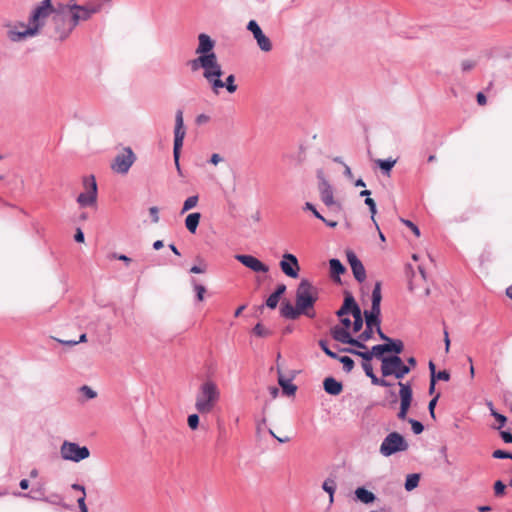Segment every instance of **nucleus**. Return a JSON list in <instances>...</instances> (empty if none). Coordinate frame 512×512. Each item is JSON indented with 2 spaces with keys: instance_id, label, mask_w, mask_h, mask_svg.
I'll return each mask as SVG.
<instances>
[{
  "instance_id": "23",
  "label": "nucleus",
  "mask_w": 512,
  "mask_h": 512,
  "mask_svg": "<svg viewBox=\"0 0 512 512\" xmlns=\"http://www.w3.org/2000/svg\"><path fill=\"white\" fill-rule=\"evenodd\" d=\"M226 88L229 93H234L237 90V85L235 84V76L233 74L228 75L225 80H222V86L216 87V89H211L215 95H218L221 89Z\"/></svg>"
},
{
  "instance_id": "26",
  "label": "nucleus",
  "mask_w": 512,
  "mask_h": 512,
  "mask_svg": "<svg viewBox=\"0 0 512 512\" xmlns=\"http://www.w3.org/2000/svg\"><path fill=\"white\" fill-rule=\"evenodd\" d=\"M355 496L357 500L364 504H369L375 501L376 496L371 491H368L364 487H359L355 490Z\"/></svg>"
},
{
  "instance_id": "24",
  "label": "nucleus",
  "mask_w": 512,
  "mask_h": 512,
  "mask_svg": "<svg viewBox=\"0 0 512 512\" xmlns=\"http://www.w3.org/2000/svg\"><path fill=\"white\" fill-rule=\"evenodd\" d=\"M355 307H359L355 302L352 295H347L344 299V303L342 307L337 311L338 317H343L344 315L351 313L355 309Z\"/></svg>"
},
{
  "instance_id": "15",
  "label": "nucleus",
  "mask_w": 512,
  "mask_h": 512,
  "mask_svg": "<svg viewBox=\"0 0 512 512\" xmlns=\"http://www.w3.org/2000/svg\"><path fill=\"white\" fill-rule=\"evenodd\" d=\"M279 266L286 276L294 279L299 276L300 266L295 255L291 253H284Z\"/></svg>"
},
{
  "instance_id": "21",
  "label": "nucleus",
  "mask_w": 512,
  "mask_h": 512,
  "mask_svg": "<svg viewBox=\"0 0 512 512\" xmlns=\"http://www.w3.org/2000/svg\"><path fill=\"white\" fill-rule=\"evenodd\" d=\"M185 137V132H174V148H173V156L176 168L178 172H181L180 164H179V157H180V150L183 145V140Z\"/></svg>"
},
{
  "instance_id": "37",
  "label": "nucleus",
  "mask_w": 512,
  "mask_h": 512,
  "mask_svg": "<svg viewBox=\"0 0 512 512\" xmlns=\"http://www.w3.org/2000/svg\"><path fill=\"white\" fill-rule=\"evenodd\" d=\"M198 196L197 195H194V196H190L188 197L184 203H183V207H182V210H181V213H186L187 211L193 209L194 207L197 206L198 204Z\"/></svg>"
},
{
  "instance_id": "44",
  "label": "nucleus",
  "mask_w": 512,
  "mask_h": 512,
  "mask_svg": "<svg viewBox=\"0 0 512 512\" xmlns=\"http://www.w3.org/2000/svg\"><path fill=\"white\" fill-rule=\"evenodd\" d=\"M371 379L373 385L381 386V387H390L392 385L391 382L387 381L384 378H379L375 374H371L368 376Z\"/></svg>"
},
{
  "instance_id": "60",
  "label": "nucleus",
  "mask_w": 512,
  "mask_h": 512,
  "mask_svg": "<svg viewBox=\"0 0 512 512\" xmlns=\"http://www.w3.org/2000/svg\"><path fill=\"white\" fill-rule=\"evenodd\" d=\"M358 356H360L363 359V362H370L373 358V355L370 351H362V353H358Z\"/></svg>"
},
{
  "instance_id": "18",
  "label": "nucleus",
  "mask_w": 512,
  "mask_h": 512,
  "mask_svg": "<svg viewBox=\"0 0 512 512\" xmlns=\"http://www.w3.org/2000/svg\"><path fill=\"white\" fill-rule=\"evenodd\" d=\"M332 338L340 343L343 344H350L355 347H363L360 341L356 340L355 338L351 337L348 329L343 328L341 326H334L330 330Z\"/></svg>"
},
{
  "instance_id": "50",
  "label": "nucleus",
  "mask_w": 512,
  "mask_h": 512,
  "mask_svg": "<svg viewBox=\"0 0 512 512\" xmlns=\"http://www.w3.org/2000/svg\"><path fill=\"white\" fill-rule=\"evenodd\" d=\"M304 210L311 211L316 218H318L321 221H325V218L317 211V209L312 203L306 202L304 205Z\"/></svg>"
},
{
  "instance_id": "14",
  "label": "nucleus",
  "mask_w": 512,
  "mask_h": 512,
  "mask_svg": "<svg viewBox=\"0 0 512 512\" xmlns=\"http://www.w3.org/2000/svg\"><path fill=\"white\" fill-rule=\"evenodd\" d=\"M398 386L400 388L399 390V397H400V409L397 413V417L400 420H406L407 419V413L409 411V408L412 403L413 399V392L410 382H398Z\"/></svg>"
},
{
  "instance_id": "6",
  "label": "nucleus",
  "mask_w": 512,
  "mask_h": 512,
  "mask_svg": "<svg viewBox=\"0 0 512 512\" xmlns=\"http://www.w3.org/2000/svg\"><path fill=\"white\" fill-rule=\"evenodd\" d=\"M409 445L405 438L398 432L389 433L382 441L379 452L385 457H389L397 452H403Z\"/></svg>"
},
{
  "instance_id": "54",
  "label": "nucleus",
  "mask_w": 512,
  "mask_h": 512,
  "mask_svg": "<svg viewBox=\"0 0 512 512\" xmlns=\"http://www.w3.org/2000/svg\"><path fill=\"white\" fill-rule=\"evenodd\" d=\"M492 456L497 459H512V453L503 450H495Z\"/></svg>"
},
{
  "instance_id": "41",
  "label": "nucleus",
  "mask_w": 512,
  "mask_h": 512,
  "mask_svg": "<svg viewBox=\"0 0 512 512\" xmlns=\"http://www.w3.org/2000/svg\"><path fill=\"white\" fill-rule=\"evenodd\" d=\"M477 62L472 59H464L460 63L461 71L467 73L475 68Z\"/></svg>"
},
{
  "instance_id": "39",
  "label": "nucleus",
  "mask_w": 512,
  "mask_h": 512,
  "mask_svg": "<svg viewBox=\"0 0 512 512\" xmlns=\"http://www.w3.org/2000/svg\"><path fill=\"white\" fill-rule=\"evenodd\" d=\"M253 333L257 336V337H267V336H270L272 334V331L268 328H266L264 325H262L261 323H257L254 328H253Z\"/></svg>"
},
{
  "instance_id": "49",
  "label": "nucleus",
  "mask_w": 512,
  "mask_h": 512,
  "mask_svg": "<svg viewBox=\"0 0 512 512\" xmlns=\"http://www.w3.org/2000/svg\"><path fill=\"white\" fill-rule=\"evenodd\" d=\"M505 489H506V485L502 481L498 480L494 483L495 496H497V497L502 496L505 492Z\"/></svg>"
},
{
  "instance_id": "45",
  "label": "nucleus",
  "mask_w": 512,
  "mask_h": 512,
  "mask_svg": "<svg viewBox=\"0 0 512 512\" xmlns=\"http://www.w3.org/2000/svg\"><path fill=\"white\" fill-rule=\"evenodd\" d=\"M174 132H185L184 123H183V114L182 111H177L175 117V130Z\"/></svg>"
},
{
  "instance_id": "19",
  "label": "nucleus",
  "mask_w": 512,
  "mask_h": 512,
  "mask_svg": "<svg viewBox=\"0 0 512 512\" xmlns=\"http://www.w3.org/2000/svg\"><path fill=\"white\" fill-rule=\"evenodd\" d=\"M347 260L355 279L360 283L363 282L366 279V271L362 262L353 251H347Z\"/></svg>"
},
{
  "instance_id": "61",
  "label": "nucleus",
  "mask_w": 512,
  "mask_h": 512,
  "mask_svg": "<svg viewBox=\"0 0 512 512\" xmlns=\"http://www.w3.org/2000/svg\"><path fill=\"white\" fill-rule=\"evenodd\" d=\"M500 436L505 443H512V434L508 431H501Z\"/></svg>"
},
{
  "instance_id": "16",
  "label": "nucleus",
  "mask_w": 512,
  "mask_h": 512,
  "mask_svg": "<svg viewBox=\"0 0 512 512\" xmlns=\"http://www.w3.org/2000/svg\"><path fill=\"white\" fill-rule=\"evenodd\" d=\"M247 29L253 34L259 48L264 52L272 50V43L270 39L263 33L262 29L255 20H250Z\"/></svg>"
},
{
  "instance_id": "53",
  "label": "nucleus",
  "mask_w": 512,
  "mask_h": 512,
  "mask_svg": "<svg viewBox=\"0 0 512 512\" xmlns=\"http://www.w3.org/2000/svg\"><path fill=\"white\" fill-rule=\"evenodd\" d=\"M279 299L280 297H278L277 295H275L274 293H272L266 300V305L271 308V309H274L277 307L278 305V302H279Z\"/></svg>"
},
{
  "instance_id": "64",
  "label": "nucleus",
  "mask_w": 512,
  "mask_h": 512,
  "mask_svg": "<svg viewBox=\"0 0 512 512\" xmlns=\"http://www.w3.org/2000/svg\"><path fill=\"white\" fill-rule=\"evenodd\" d=\"M78 506L81 510V512H88L87 506L85 504V496L80 497L78 500Z\"/></svg>"
},
{
  "instance_id": "27",
  "label": "nucleus",
  "mask_w": 512,
  "mask_h": 512,
  "mask_svg": "<svg viewBox=\"0 0 512 512\" xmlns=\"http://www.w3.org/2000/svg\"><path fill=\"white\" fill-rule=\"evenodd\" d=\"M201 219L199 212L190 213L185 219V226L190 233H195Z\"/></svg>"
},
{
  "instance_id": "33",
  "label": "nucleus",
  "mask_w": 512,
  "mask_h": 512,
  "mask_svg": "<svg viewBox=\"0 0 512 512\" xmlns=\"http://www.w3.org/2000/svg\"><path fill=\"white\" fill-rule=\"evenodd\" d=\"M487 405L490 409L491 415L499 422V426H496L494 428L498 430L501 429V427L505 425L507 418L504 415L495 411L493 404L491 402H489Z\"/></svg>"
},
{
  "instance_id": "25",
  "label": "nucleus",
  "mask_w": 512,
  "mask_h": 512,
  "mask_svg": "<svg viewBox=\"0 0 512 512\" xmlns=\"http://www.w3.org/2000/svg\"><path fill=\"white\" fill-rule=\"evenodd\" d=\"M281 314L285 318L288 319H296L300 314H304L302 310H300L297 305L294 307L289 302L285 303L281 308Z\"/></svg>"
},
{
  "instance_id": "11",
  "label": "nucleus",
  "mask_w": 512,
  "mask_h": 512,
  "mask_svg": "<svg viewBox=\"0 0 512 512\" xmlns=\"http://www.w3.org/2000/svg\"><path fill=\"white\" fill-rule=\"evenodd\" d=\"M136 156L130 147L124 148L118 153L111 164V169L119 174H127L131 166L134 164Z\"/></svg>"
},
{
  "instance_id": "32",
  "label": "nucleus",
  "mask_w": 512,
  "mask_h": 512,
  "mask_svg": "<svg viewBox=\"0 0 512 512\" xmlns=\"http://www.w3.org/2000/svg\"><path fill=\"white\" fill-rule=\"evenodd\" d=\"M278 382L285 394L293 395L295 393L296 386L291 384L289 380H285L282 376H279Z\"/></svg>"
},
{
  "instance_id": "17",
  "label": "nucleus",
  "mask_w": 512,
  "mask_h": 512,
  "mask_svg": "<svg viewBox=\"0 0 512 512\" xmlns=\"http://www.w3.org/2000/svg\"><path fill=\"white\" fill-rule=\"evenodd\" d=\"M235 259L253 272L267 273L269 267L252 255L237 254Z\"/></svg>"
},
{
  "instance_id": "2",
  "label": "nucleus",
  "mask_w": 512,
  "mask_h": 512,
  "mask_svg": "<svg viewBox=\"0 0 512 512\" xmlns=\"http://www.w3.org/2000/svg\"><path fill=\"white\" fill-rule=\"evenodd\" d=\"M58 2L57 0H54V2L52 0H41L35 5L28 18L30 29L26 31L27 34L38 35L46 25L48 18L52 16L55 32L58 35L59 21L56 19Z\"/></svg>"
},
{
  "instance_id": "47",
  "label": "nucleus",
  "mask_w": 512,
  "mask_h": 512,
  "mask_svg": "<svg viewBox=\"0 0 512 512\" xmlns=\"http://www.w3.org/2000/svg\"><path fill=\"white\" fill-rule=\"evenodd\" d=\"M188 426L192 430H196L199 426V416L197 414H191L187 418Z\"/></svg>"
},
{
  "instance_id": "9",
  "label": "nucleus",
  "mask_w": 512,
  "mask_h": 512,
  "mask_svg": "<svg viewBox=\"0 0 512 512\" xmlns=\"http://www.w3.org/2000/svg\"><path fill=\"white\" fill-rule=\"evenodd\" d=\"M61 458L67 461L80 462L90 456L86 446H80L75 442L64 441L60 446Z\"/></svg>"
},
{
  "instance_id": "55",
  "label": "nucleus",
  "mask_w": 512,
  "mask_h": 512,
  "mask_svg": "<svg viewBox=\"0 0 512 512\" xmlns=\"http://www.w3.org/2000/svg\"><path fill=\"white\" fill-rule=\"evenodd\" d=\"M401 222L407 227H409L417 237L420 236V230L413 222L406 219H401Z\"/></svg>"
},
{
  "instance_id": "35",
  "label": "nucleus",
  "mask_w": 512,
  "mask_h": 512,
  "mask_svg": "<svg viewBox=\"0 0 512 512\" xmlns=\"http://www.w3.org/2000/svg\"><path fill=\"white\" fill-rule=\"evenodd\" d=\"M419 475L418 474H409L405 481V489L407 491H411L416 488L419 484Z\"/></svg>"
},
{
  "instance_id": "58",
  "label": "nucleus",
  "mask_w": 512,
  "mask_h": 512,
  "mask_svg": "<svg viewBox=\"0 0 512 512\" xmlns=\"http://www.w3.org/2000/svg\"><path fill=\"white\" fill-rule=\"evenodd\" d=\"M210 121V117L206 114H200L196 117V123L198 125L206 124Z\"/></svg>"
},
{
  "instance_id": "13",
  "label": "nucleus",
  "mask_w": 512,
  "mask_h": 512,
  "mask_svg": "<svg viewBox=\"0 0 512 512\" xmlns=\"http://www.w3.org/2000/svg\"><path fill=\"white\" fill-rule=\"evenodd\" d=\"M4 28L6 29V37L11 42H21L27 38L36 36L27 34L26 31L30 29L29 22L27 24L21 21L7 22L4 24Z\"/></svg>"
},
{
  "instance_id": "59",
  "label": "nucleus",
  "mask_w": 512,
  "mask_h": 512,
  "mask_svg": "<svg viewBox=\"0 0 512 512\" xmlns=\"http://www.w3.org/2000/svg\"><path fill=\"white\" fill-rule=\"evenodd\" d=\"M362 368L367 376L374 374L373 368L370 362H362Z\"/></svg>"
},
{
  "instance_id": "48",
  "label": "nucleus",
  "mask_w": 512,
  "mask_h": 512,
  "mask_svg": "<svg viewBox=\"0 0 512 512\" xmlns=\"http://www.w3.org/2000/svg\"><path fill=\"white\" fill-rule=\"evenodd\" d=\"M408 422L411 424L412 431L415 434H420L424 430V426L421 422L414 420V419H408Z\"/></svg>"
},
{
  "instance_id": "51",
  "label": "nucleus",
  "mask_w": 512,
  "mask_h": 512,
  "mask_svg": "<svg viewBox=\"0 0 512 512\" xmlns=\"http://www.w3.org/2000/svg\"><path fill=\"white\" fill-rule=\"evenodd\" d=\"M80 392L87 398V399H93L97 396V393L91 389L89 386H82L80 388Z\"/></svg>"
},
{
  "instance_id": "38",
  "label": "nucleus",
  "mask_w": 512,
  "mask_h": 512,
  "mask_svg": "<svg viewBox=\"0 0 512 512\" xmlns=\"http://www.w3.org/2000/svg\"><path fill=\"white\" fill-rule=\"evenodd\" d=\"M191 284H192V286L194 288V291L196 292L197 300L198 301H203L204 300V294L206 292V288L203 285L198 284L195 278L191 279Z\"/></svg>"
},
{
  "instance_id": "29",
  "label": "nucleus",
  "mask_w": 512,
  "mask_h": 512,
  "mask_svg": "<svg viewBox=\"0 0 512 512\" xmlns=\"http://www.w3.org/2000/svg\"><path fill=\"white\" fill-rule=\"evenodd\" d=\"M322 488L325 492L329 494L330 497V503L334 500V492L336 490V482L335 480L328 478L323 482Z\"/></svg>"
},
{
  "instance_id": "31",
  "label": "nucleus",
  "mask_w": 512,
  "mask_h": 512,
  "mask_svg": "<svg viewBox=\"0 0 512 512\" xmlns=\"http://www.w3.org/2000/svg\"><path fill=\"white\" fill-rule=\"evenodd\" d=\"M388 352V347L385 346V344H379L375 345L371 349V354L373 357H376L377 359H380L382 361V358H389V356H384V353Z\"/></svg>"
},
{
  "instance_id": "34",
  "label": "nucleus",
  "mask_w": 512,
  "mask_h": 512,
  "mask_svg": "<svg viewBox=\"0 0 512 512\" xmlns=\"http://www.w3.org/2000/svg\"><path fill=\"white\" fill-rule=\"evenodd\" d=\"M329 265L333 275H340L345 272V267L338 259H331Z\"/></svg>"
},
{
  "instance_id": "43",
  "label": "nucleus",
  "mask_w": 512,
  "mask_h": 512,
  "mask_svg": "<svg viewBox=\"0 0 512 512\" xmlns=\"http://www.w3.org/2000/svg\"><path fill=\"white\" fill-rule=\"evenodd\" d=\"M373 328L374 326H366V329L358 336L356 340L360 341L361 344L362 342L370 340L373 336Z\"/></svg>"
},
{
  "instance_id": "56",
  "label": "nucleus",
  "mask_w": 512,
  "mask_h": 512,
  "mask_svg": "<svg viewBox=\"0 0 512 512\" xmlns=\"http://www.w3.org/2000/svg\"><path fill=\"white\" fill-rule=\"evenodd\" d=\"M149 214L151 216V219H152L153 223H158L159 222V210H158L157 207H155V206L150 207L149 208Z\"/></svg>"
},
{
  "instance_id": "30",
  "label": "nucleus",
  "mask_w": 512,
  "mask_h": 512,
  "mask_svg": "<svg viewBox=\"0 0 512 512\" xmlns=\"http://www.w3.org/2000/svg\"><path fill=\"white\" fill-rule=\"evenodd\" d=\"M377 165L381 168V170L385 173H389L391 169L396 164V159L388 158V159H378L376 160Z\"/></svg>"
},
{
  "instance_id": "52",
  "label": "nucleus",
  "mask_w": 512,
  "mask_h": 512,
  "mask_svg": "<svg viewBox=\"0 0 512 512\" xmlns=\"http://www.w3.org/2000/svg\"><path fill=\"white\" fill-rule=\"evenodd\" d=\"M431 379H434L435 382H436V380L448 381L450 379V374L448 371L442 370V371L436 372V374L433 375L431 377Z\"/></svg>"
},
{
  "instance_id": "7",
  "label": "nucleus",
  "mask_w": 512,
  "mask_h": 512,
  "mask_svg": "<svg viewBox=\"0 0 512 512\" xmlns=\"http://www.w3.org/2000/svg\"><path fill=\"white\" fill-rule=\"evenodd\" d=\"M409 372L410 367L405 365L398 355L382 358L381 373L383 377L394 376L397 379H402Z\"/></svg>"
},
{
  "instance_id": "1",
  "label": "nucleus",
  "mask_w": 512,
  "mask_h": 512,
  "mask_svg": "<svg viewBox=\"0 0 512 512\" xmlns=\"http://www.w3.org/2000/svg\"><path fill=\"white\" fill-rule=\"evenodd\" d=\"M101 10V4L88 3L78 5L75 0L58 2L56 19L59 21L58 37L66 39L80 22L88 21L94 14Z\"/></svg>"
},
{
  "instance_id": "5",
  "label": "nucleus",
  "mask_w": 512,
  "mask_h": 512,
  "mask_svg": "<svg viewBox=\"0 0 512 512\" xmlns=\"http://www.w3.org/2000/svg\"><path fill=\"white\" fill-rule=\"evenodd\" d=\"M318 299V290L307 279H302L296 291V305L310 318L315 316V313L309 310L314 306Z\"/></svg>"
},
{
  "instance_id": "20",
  "label": "nucleus",
  "mask_w": 512,
  "mask_h": 512,
  "mask_svg": "<svg viewBox=\"0 0 512 512\" xmlns=\"http://www.w3.org/2000/svg\"><path fill=\"white\" fill-rule=\"evenodd\" d=\"M214 46H215V41L212 40V38L209 35H207L205 33H201L198 35V46L196 48L195 53L198 56L215 54L213 52Z\"/></svg>"
},
{
  "instance_id": "12",
  "label": "nucleus",
  "mask_w": 512,
  "mask_h": 512,
  "mask_svg": "<svg viewBox=\"0 0 512 512\" xmlns=\"http://www.w3.org/2000/svg\"><path fill=\"white\" fill-rule=\"evenodd\" d=\"M317 178L319 180L318 183V191L320 195L321 201L329 208H336L339 210L341 208L340 204L334 199V191L331 184L324 177L321 171L318 172Z\"/></svg>"
},
{
  "instance_id": "3",
  "label": "nucleus",
  "mask_w": 512,
  "mask_h": 512,
  "mask_svg": "<svg viewBox=\"0 0 512 512\" xmlns=\"http://www.w3.org/2000/svg\"><path fill=\"white\" fill-rule=\"evenodd\" d=\"M192 70H203V77L211 89L222 86L223 70L216 54L198 56L191 61Z\"/></svg>"
},
{
  "instance_id": "22",
  "label": "nucleus",
  "mask_w": 512,
  "mask_h": 512,
  "mask_svg": "<svg viewBox=\"0 0 512 512\" xmlns=\"http://www.w3.org/2000/svg\"><path fill=\"white\" fill-rule=\"evenodd\" d=\"M324 390L330 395H339L342 392L343 386L342 384L334 379L333 377H328L323 382Z\"/></svg>"
},
{
  "instance_id": "10",
  "label": "nucleus",
  "mask_w": 512,
  "mask_h": 512,
  "mask_svg": "<svg viewBox=\"0 0 512 512\" xmlns=\"http://www.w3.org/2000/svg\"><path fill=\"white\" fill-rule=\"evenodd\" d=\"M382 300L381 283L376 282L372 291V305L369 311L364 312L366 326L378 327L380 325V304Z\"/></svg>"
},
{
  "instance_id": "4",
  "label": "nucleus",
  "mask_w": 512,
  "mask_h": 512,
  "mask_svg": "<svg viewBox=\"0 0 512 512\" xmlns=\"http://www.w3.org/2000/svg\"><path fill=\"white\" fill-rule=\"evenodd\" d=\"M221 392L215 381L206 379L203 381L195 396V409L200 414L211 413L220 400Z\"/></svg>"
},
{
  "instance_id": "42",
  "label": "nucleus",
  "mask_w": 512,
  "mask_h": 512,
  "mask_svg": "<svg viewBox=\"0 0 512 512\" xmlns=\"http://www.w3.org/2000/svg\"><path fill=\"white\" fill-rule=\"evenodd\" d=\"M343 365V369L346 371V372H350L352 371V369L354 368V361L348 357V356H341L337 358Z\"/></svg>"
},
{
  "instance_id": "40",
  "label": "nucleus",
  "mask_w": 512,
  "mask_h": 512,
  "mask_svg": "<svg viewBox=\"0 0 512 512\" xmlns=\"http://www.w3.org/2000/svg\"><path fill=\"white\" fill-rule=\"evenodd\" d=\"M365 204L369 207V210L371 212V219L375 223L376 228L379 230L378 224L375 221V214L377 213L375 201L372 198L367 197L365 199Z\"/></svg>"
},
{
  "instance_id": "57",
  "label": "nucleus",
  "mask_w": 512,
  "mask_h": 512,
  "mask_svg": "<svg viewBox=\"0 0 512 512\" xmlns=\"http://www.w3.org/2000/svg\"><path fill=\"white\" fill-rule=\"evenodd\" d=\"M439 398V394H437L430 402H429V405H428V409H429V412H430V415L432 418H435V413H434V409H435V406L437 404V400Z\"/></svg>"
},
{
  "instance_id": "63",
  "label": "nucleus",
  "mask_w": 512,
  "mask_h": 512,
  "mask_svg": "<svg viewBox=\"0 0 512 512\" xmlns=\"http://www.w3.org/2000/svg\"><path fill=\"white\" fill-rule=\"evenodd\" d=\"M74 239H75L76 242H79V243L84 242V233L82 232V230L80 228L76 229V233L74 235Z\"/></svg>"
},
{
  "instance_id": "62",
  "label": "nucleus",
  "mask_w": 512,
  "mask_h": 512,
  "mask_svg": "<svg viewBox=\"0 0 512 512\" xmlns=\"http://www.w3.org/2000/svg\"><path fill=\"white\" fill-rule=\"evenodd\" d=\"M221 161H223V158L217 153L212 154L209 160L213 165H218Z\"/></svg>"
},
{
  "instance_id": "28",
  "label": "nucleus",
  "mask_w": 512,
  "mask_h": 512,
  "mask_svg": "<svg viewBox=\"0 0 512 512\" xmlns=\"http://www.w3.org/2000/svg\"><path fill=\"white\" fill-rule=\"evenodd\" d=\"M352 316L354 318L353 331L358 332L363 326L362 312L359 307H355V309L352 311Z\"/></svg>"
},
{
  "instance_id": "8",
  "label": "nucleus",
  "mask_w": 512,
  "mask_h": 512,
  "mask_svg": "<svg viewBox=\"0 0 512 512\" xmlns=\"http://www.w3.org/2000/svg\"><path fill=\"white\" fill-rule=\"evenodd\" d=\"M84 191L77 197L80 207H93L97 202V183L93 175L84 176L82 179Z\"/></svg>"
},
{
  "instance_id": "46",
  "label": "nucleus",
  "mask_w": 512,
  "mask_h": 512,
  "mask_svg": "<svg viewBox=\"0 0 512 512\" xmlns=\"http://www.w3.org/2000/svg\"><path fill=\"white\" fill-rule=\"evenodd\" d=\"M319 346L321 347V349L323 350V352H324L327 356H329V357H331V358H333V359L338 358V355H337L335 352H333L332 350H330V349H329V347H328V345H327V341H325V340H320V341H319Z\"/></svg>"
},
{
  "instance_id": "36",
  "label": "nucleus",
  "mask_w": 512,
  "mask_h": 512,
  "mask_svg": "<svg viewBox=\"0 0 512 512\" xmlns=\"http://www.w3.org/2000/svg\"><path fill=\"white\" fill-rule=\"evenodd\" d=\"M385 346L388 347V352H394L396 355L400 354L403 351V343L400 340L394 341L390 339L387 343H385Z\"/></svg>"
}]
</instances>
